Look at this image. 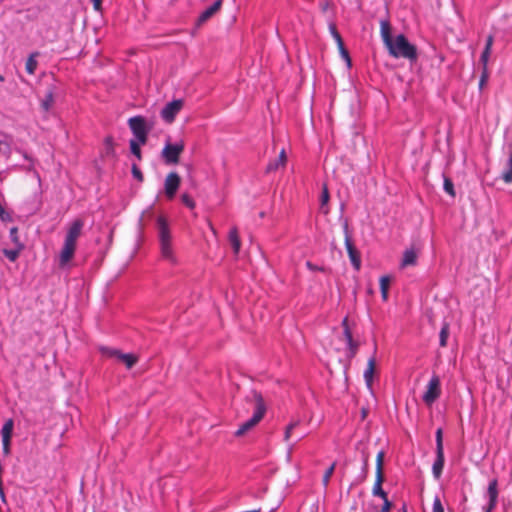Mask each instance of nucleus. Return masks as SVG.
<instances>
[{
	"mask_svg": "<svg viewBox=\"0 0 512 512\" xmlns=\"http://www.w3.org/2000/svg\"><path fill=\"white\" fill-rule=\"evenodd\" d=\"M380 34L390 56L394 58H405L411 63L417 61V47L411 44L404 34H399L393 38L392 26L388 19L380 20Z\"/></svg>",
	"mask_w": 512,
	"mask_h": 512,
	"instance_id": "obj_1",
	"label": "nucleus"
},
{
	"mask_svg": "<svg viewBox=\"0 0 512 512\" xmlns=\"http://www.w3.org/2000/svg\"><path fill=\"white\" fill-rule=\"evenodd\" d=\"M83 226L84 222L81 219H76L71 223L59 255V266L61 268H64L73 258L76 251L77 239L81 234Z\"/></svg>",
	"mask_w": 512,
	"mask_h": 512,
	"instance_id": "obj_2",
	"label": "nucleus"
},
{
	"mask_svg": "<svg viewBox=\"0 0 512 512\" xmlns=\"http://www.w3.org/2000/svg\"><path fill=\"white\" fill-rule=\"evenodd\" d=\"M156 228L158 231V238L160 243V250L162 257L175 264L176 258L172 248V236L168 220L165 216L159 215L156 219Z\"/></svg>",
	"mask_w": 512,
	"mask_h": 512,
	"instance_id": "obj_3",
	"label": "nucleus"
},
{
	"mask_svg": "<svg viewBox=\"0 0 512 512\" xmlns=\"http://www.w3.org/2000/svg\"><path fill=\"white\" fill-rule=\"evenodd\" d=\"M343 232L345 237V246L347 249V253L349 256V259L351 261V264L353 268L356 271H359L361 268V255L358 249L355 247V245L352 242V236L349 230V224L348 221L345 220L343 223Z\"/></svg>",
	"mask_w": 512,
	"mask_h": 512,
	"instance_id": "obj_4",
	"label": "nucleus"
},
{
	"mask_svg": "<svg viewBox=\"0 0 512 512\" xmlns=\"http://www.w3.org/2000/svg\"><path fill=\"white\" fill-rule=\"evenodd\" d=\"M129 128L131 129L136 140L142 145L146 144L148 139L149 127H147L146 120L142 116H134L128 120Z\"/></svg>",
	"mask_w": 512,
	"mask_h": 512,
	"instance_id": "obj_5",
	"label": "nucleus"
},
{
	"mask_svg": "<svg viewBox=\"0 0 512 512\" xmlns=\"http://www.w3.org/2000/svg\"><path fill=\"white\" fill-rule=\"evenodd\" d=\"M100 352L107 357L116 358L118 361L122 362L127 369H131L138 362V357L135 354L123 353L118 349L101 347Z\"/></svg>",
	"mask_w": 512,
	"mask_h": 512,
	"instance_id": "obj_6",
	"label": "nucleus"
},
{
	"mask_svg": "<svg viewBox=\"0 0 512 512\" xmlns=\"http://www.w3.org/2000/svg\"><path fill=\"white\" fill-rule=\"evenodd\" d=\"M342 328H343V340L346 342L347 350L346 356L349 360H352L359 349V342L353 339L352 331L349 326L348 317H345L342 320Z\"/></svg>",
	"mask_w": 512,
	"mask_h": 512,
	"instance_id": "obj_7",
	"label": "nucleus"
},
{
	"mask_svg": "<svg viewBox=\"0 0 512 512\" xmlns=\"http://www.w3.org/2000/svg\"><path fill=\"white\" fill-rule=\"evenodd\" d=\"M251 416H264L266 413V403L261 393L252 390L246 397Z\"/></svg>",
	"mask_w": 512,
	"mask_h": 512,
	"instance_id": "obj_8",
	"label": "nucleus"
},
{
	"mask_svg": "<svg viewBox=\"0 0 512 512\" xmlns=\"http://www.w3.org/2000/svg\"><path fill=\"white\" fill-rule=\"evenodd\" d=\"M441 395V381L439 376L433 375L427 384L426 391L424 392L422 399L425 404L431 405Z\"/></svg>",
	"mask_w": 512,
	"mask_h": 512,
	"instance_id": "obj_9",
	"label": "nucleus"
},
{
	"mask_svg": "<svg viewBox=\"0 0 512 512\" xmlns=\"http://www.w3.org/2000/svg\"><path fill=\"white\" fill-rule=\"evenodd\" d=\"M184 150V144L181 143H166L162 150V157L166 164H177L179 162L180 154Z\"/></svg>",
	"mask_w": 512,
	"mask_h": 512,
	"instance_id": "obj_10",
	"label": "nucleus"
},
{
	"mask_svg": "<svg viewBox=\"0 0 512 512\" xmlns=\"http://www.w3.org/2000/svg\"><path fill=\"white\" fill-rule=\"evenodd\" d=\"M183 105L184 101L182 99H175L171 102H168L160 112L161 118L166 123H172L175 120L177 114L183 108Z\"/></svg>",
	"mask_w": 512,
	"mask_h": 512,
	"instance_id": "obj_11",
	"label": "nucleus"
},
{
	"mask_svg": "<svg viewBox=\"0 0 512 512\" xmlns=\"http://www.w3.org/2000/svg\"><path fill=\"white\" fill-rule=\"evenodd\" d=\"M498 480L496 478L490 480L486 491L488 502L483 506V512H492L498 503Z\"/></svg>",
	"mask_w": 512,
	"mask_h": 512,
	"instance_id": "obj_12",
	"label": "nucleus"
},
{
	"mask_svg": "<svg viewBox=\"0 0 512 512\" xmlns=\"http://www.w3.org/2000/svg\"><path fill=\"white\" fill-rule=\"evenodd\" d=\"M181 184V178L176 172H171L167 175L164 183L165 195L169 200H172Z\"/></svg>",
	"mask_w": 512,
	"mask_h": 512,
	"instance_id": "obj_13",
	"label": "nucleus"
},
{
	"mask_svg": "<svg viewBox=\"0 0 512 512\" xmlns=\"http://www.w3.org/2000/svg\"><path fill=\"white\" fill-rule=\"evenodd\" d=\"M224 0H216L212 5L207 7L197 18L196 26L200 27L212 18L222 7Z\"/></svg>",
	"mask_w": 512,
	"mask_h": 512,
	"instance_id": "obj_14",
	"label": "nucleus"
},
{
	"mask_svg": "<svg viewBox=\"0 0 512 512\" xmlns=\"http://www.w3.org/2000/svg\"><path fill=\"white\" fill-rule=\"evenodd\" d=\"M383 459H384V452L380 451L377 454V459H376V480H375V483H374V486L372 489L373 495L377 494L379 491H381L383 489L382 488V483L384 481Z\"/></svg>",
	"mask_w": 512,
	"mask_h": 512,
	"instance_id": "obj_15",
	"label": "nucleus"
},
{
	"mask_svg": "<svg viewBox=\"0 0 512 512\" xmlns=\"http://www.w3.org/2000/svg\"><path fill=\"white\" fill-rule=\"evenodd\" d=\"M329 28H330V32H331L333 38L337 42V46H338V49H339V52H340L342 58L346 61L347 66L350 67L351 66V58H350L348 50L346 49V47L344 45V42H343V39H342L340 33L338 32L335 24H331L329 26Z\"/></svg>",
	"mask_w": 512,
	"mask_h": 512,
	"instance_id": "obj_16",
	"label": "nucleus"
},
{
	"mask_svg": "<svg viewBox=\"0 0 512 512\" xmlns=\"http://www.w3.org/2000/svg\"><path fill=\"white\" fill-rule=\"evenodd\" d=\"M294 431H296V437L298 440L302 439L307 434V429L301 428V421L297 420L287 425L285 430V440H289Z\"/></svg>",
	"mask_w": 512,
	"mask_h": 512,
	"instance_id": "obj_17",
	"label": "nucleus"
},
{
	"mask_svg": "<svg viewBox=\"0 0 512 512\" xmlns=\"http://www.w3.org/2000/svg\"><path fill=\"white\" fill-rule=\"evenodd\" d=\"M493 43L494 36L490 34L486 38L485 47L480 56V63L482 64V69L488 68V62L491 55Z\"/></svg>",
	"mask_w": 512,
	"mask_h": 512,
	"instance_id": "obj_18",
	"label": "nucleus"
},
{
	"mask_svg": "<svg viewBox=\"0 0 512 512\" xmlns=\"http://www.w3.org/2000/svg\"><path fill=\"white\" fill-rule=\"evenodd\" d=\"M445 463L444 451H436V458L432 466V474L436 480H439L442 475Z\"/></svg>",
	"mask_w": 512,
	"mask_h": 512,
	"instance_id": "obj_19",
	"label": "nucleus"
},
{
	"mask_svg": "<svg viewBox=\"0 0 512 512\" xmlns=\"http://www.w3.org/2000/svg\"><path fill=\"white\" fill-rule=\"evenodd\" d=\"M286 160H287V158H286L285 150L282 149L278 158L273 161H270L268 163V165L266 166L265 172L271 173V172L278 170L280 167H284L286 164Z\"/></svg>",
	"mask_w": 512,
	"mask_h": 512,
	"instance_id": "obj_20",
	"label": "nucleus"
},
{
	"mask_svg": "<svg viewBox=\"0 0 512 512\" xmlns=\"http://www.w3.org/2000/svg\"><path fill=\"white\" fill-rule=\"evenodd\" d=\"M417 259V252L413 248L406 249L403 253L401 267L414 266L417 264Z\"/></svg>",
	"mask_w": 512,
	"mask_h": 512,
	"instance_id": "obj_21",
	"label": "nucleus"
},
{
	"mask_svg": "<svg viewBox=\"0 0 512 512\" xmlns=\"http://www.w3.org/2000/svg\"><path fill=\"white\" fill-rule=\"evenodd\" d=\"M262 418H249L246 422L239 426V428L234 432L236 437L243 436L246 432L254 428Z\"/></svg>",
	"mask_w": 512,
	"mask_h": 512,
	"instance_id": "obj_22",
	"label": "nucleus"
},
{
	"mask_svg": "<svg viewBox=\"0 0 512 512\" xmlns=\"http://www.w3.org/2000/svg\"><path fill=\"white\" fill-rule=\"evenodd\" d=\"M501 178L507 184L512 183V150L508 152V159L501 174Z\"/></svg>",
	"mask_w": 512,
	"mask_h": 512,
	"instance_id": "obj_23",
	"label": "nucleus"
},
{
	"mask_svg": "<svg viewBox=\"0 0 512 512\" xmlns=\"http://www.w3.org/2000/svg\"><path fill=\"white\" fill-rule=\"evenodd\" d=\"M375 365H376V360H375V357L372 356L368 360L367 368L364 371V379H365V382H366V384L368 386H371V384H372L373 374H374V371H375Z\"/></svg>",
	"mask_w": 512,
	"mask_h": 512,
	"instance_id": "obj_24",
	"label": "nucleus"
},
{
	"mask_svg": "<svg viewBox=\"0 0 512 512\" xmlns=\"http://www.w3.org/2000/svg\"><path fill=\"white\" fill-rule=\"evenodd\" d=\"M53 103H54V88L51 87L46 91L44 98L41 101V107L44 111L47 112L50 110Z\"/></svg>",
	"mask_w": 512,
	"mask_h": 512,
	"instance_id": "obj_25",
	"label": "nucleus"
},
{
	"mask_svg": "<svg viewBox=\"0 0 512 512\" xmlns=\"http://www.w3.org/2000/svg\"><path fill=\"white\" fill-rule=\"evenodd\" d=\"M229 241L232 245V248L234 250V253L237 254L240 250V247H241V242H240V238H239V235H238V230L236 227L232 228L230 231H229Z\"/></svg>",
	"mask_w": 512,
	"mask_h": 512,
	"instance_id": "obj_26",
	"label": "nucleus"
},
{
	"mask_svg": "<svg viewBox=\"0 0 512 512\" xmlns=\"http://www.w3.org/2000/svg\"><path fill=\"white\" fill-rule=\"evenodd\" d=\"M104 156L116 158V151L114 148V139L112 136H107L104 139Z\"/></svg>",
	"mask_w": 512,
	"mask_h": 512,
	"instance_id": "obj_27",
	"label": "nucleus"
},
{
	"mask_svg": "<svg viewBox=\"0 0 512 512\" xmlns=\"http://www.w3.org/2000/svg\"><path fill=\"white\" fill-rule=\"evenodd\" d=\"M13 428H14V422H13V419L12 418H8V420L4 423L2 429H1V436H2V440H10L11 441V437H12V433H13Z\"/></svg>",
	"mask_w": 512,
	"mask_h": 512,
	"instance_id": "obj_28",
	"label": "nucleus"
},
{
	"mask_svg": "<svg viewBox=\"0 0 512 512\" xmlns=\"http://www.w3.org/2000/svg\"><path fill=\"white\" fill-rule=\"evenodd\" d=\"M38 56H39V52H33L29 55V57L26 61V65H25V69L29 74L35 73L37 66H38V62L36 60V58Z\"/></svg>",
	"mask_w": 512,
	"mask_h": 512,
	"instance_id": "obj_29",
	"label": "nucleus"
},
{
	"mask_svg": "<svg viewBox=\"0 0 512 512\" xmlns=\"http://www.w3.org/2000/svg\"><path fill=\"white\" fill-rule=\"evenodd\" d=\"M24 245L15 246L14 249H3V254L11 261L15 262L21 251L24 249Z\"/></svg>",
	"mask_w": 512,
	"mask_h": 512,
	"instance_id": "obj_30",
	"label": "nucleus"
},
{
	"mask_svg": "<svg viewBox=\"0 0 512 512\" xmlns=\"http://www.w3.org/2000/svg\"><path fill=\"white\" fill-rule=\"evenodd\" d=\"M389 284H390V278L388 276H382L380 278L381 296L384 301H386L388 299Z\"/></svg>",
	"mask_w": 512,
	"mask_h": 512,
	"instance_id": "obj_31",
	"label": "nucleus"
},
{
	"mask_svg": "<svg viewBox=\"0 0 512 512\" xmlns=\"http://www.w3.org/2000/svg\"><path fill=\"white\" fill-rule=\"evenodd\" d=\"M130 151L131 153L139 160L141 161L142 160V153H141V148H140V144L139 141L135 140V139H131L130 142Z\"/></svg>",
	"mask_w": 512,
	"mask_h": 512,
	"instance_id": "obj_32",
	"label": "nucleus"
},
{
	"mask_svg": "<svg viewBox=\"0 0 512 512\" xmlns=\"http://www.w3.org/2000/svg\"><path fill=\"white\" fill-rule=\"evenodd\" d=\"M449 336V324L444 323L439 334V344L441 347H445L447 345V339Z\"/></svg>",
	"mask_w": 512,
	"mask_h": 512,
	"instance_id": "obj_33",
	"label": "nucleus"
},
{
	"mask_svg": "<svg viewBox=\"0 0 512 512\" xmlns=\"http://www.w3.org/2000/svg\"><path fill=\"white\" fill-rule=\"evenodd\" d=\"M443 188H444V191L447 194H449L452 198H454L456 196L454 184H453L452 180L447 176H444Z\"/></svg>",
	"mask_w": 512,
	"mask_h": 512,
	"instance_id": "obj_34",
	"label": "nucleus"
},
{
	"mask_svg": "<svg viewBox=\"0 0 512 512\" xmlns=\"http://www.w3.org/2000/svg\"><path fill=\"white\" fill-rule=\"evenodd\" d=\"M436 451H444L443 448V430L438 428L435 433Z\"/></svg>",
	"mask_w": 512,
	"mask_h": 512,
	"instance_id": "obj_35",
	"label": "nucleus"
},
{
	"mask_svg": "<svg viewBox=\"0 0 512 512\" xmlns=\"http://www.w3.org/2000/svg\"><path fill=\"white\" fill-rule=\"evenodd\" d=\"M335 466H336V463L333 462L330 467L325 471L324 475H323V478H322V483L324 485V487H327L328 484H329V481H330V478L335 470Z\"/></svg>",
	"mask_w": 512,
	"mask_h": 512,
	"instance_id": "obj_36",
	"label": "nucleus"
},
{
	"mask_svg": "<svg viewBox=\"0 0 512 512\" xmlns=\"http://www.w3.org/2000/svg\"><path fill=\"white\" fill-rule=\"evenodd\" d=\"M9 237H10L11 241L14 243L15 246L24 245L20 241V237H19V234H18V228L17 227L10 228Z\"/></svg>",
	"mask_w": 512,
	"mask_h": 512,
	"instance_id": "obj_37",
	"label": "nucleus"
},
{
	"mask_svg": "<svg viewBox=\"0 0 512 512\" xmlns=\"http://www.w3.org/2000/svg\"><path fill=\"white\" fill-rule=\"evenodd\" d=\"M181 201L189 209L192 210V209L195 208V205H196L195 201L188 194H186V193L182 194L181 195Z\"/></svg>",
	"mask_w": 512,
	"mask_h": 512,
	"instance_id": "obj_38",
	"label": "nucleus"
},
{
	"mask_svg": "<svg viewBox=\"0 0 512 512\" xmlns=\"http://www.w3.org/2000/svg\"><path fill=\"white\" fill-rule=\"evenodd\" d=\"M329 198H330V195H329L327 185L324 184L323 188H322L321 198H320L321 209H323V207L328 203Z\"/></svg>",
	"mask_w": 512,
	"mask_h": 512,
	"instance_id": "obj_39",
	"label": "nucleus"
},
{
	"mask_svg": "<svg viewBox=\"0 0 512 512\" xmlns=\"http://www.w3.org/2000/svg\"><path fill=\"white\" fill-rule=\"evenodd\" d=\"M489 78V71L488 68L482 69L480 80H479V89L482 90L483 87L486 85Z\"/></svg>",
	"mask_w": 512,
	"mask_h": 512,
	"instance_id": "obj_40",
	"label": "nucleus"
},
{
	"mask_svg": "<svg viewBox=\"0 0 512 512\" xmlns=\"http://www.w3.org/2000/svg\"><path fill=\"white\" fill-rule=\"evenodd\" d=\"M132 175L135 179H137L139 182H143L144 176L139 167L136 164H132L131 167Z\"/></svg>",
	"mask_w": 512,
	"mask_h": 512,
	"instance_id": "obj_41",
	"label": "nucleus"
},
{
	"mask_svg": "<svg viewBox=\"0 0 512 512\" xmlns=\"http://www.w3.org/2000/svg\"><path fill=\"white\" fill-rule=\"evenodd\" d=\"M432 512H444V507L439 496L434 497Z\"/></svg>",
	"mask_w": 512,
	"mask_h": 512,
	"instance_id": "obj_42",
	"label": "nucleus"
},
{
	"mask_svg": "<svg viewBox=\"0 0 512 512\" xmlns=\"http://www.w3.org/2000/svg\"><path fill=\"white\" fill-rule=\"evenodd\" d=\"M10 440H2V450L4 455H8L10 453Z\"/></svg>",
	"mask_w": 512,
	"mask_h": 512,
	"instance_id": "obj_43",
	"label": "nucleus"
},
{
	"mask_svg": "<svg viewBox=\"0 0 512 512\" xmlns=\"http://www.w3.org/2000/svg\"><path fill=\"white\" fill-rule=\"evenodd\" d=\"M368 462H369V458L366 455V456L363 457V466H362V471L364 473V477H366V474L368 472V465H369Z\"/></svg>",
	"mask_w": 512,
	"mask_h": 512,
	"instance_id": "obj_44",
	"label": "nucleus"
},
{
	"mask_svg": "<svg viewBox=\"0 0 512 512\" xmlns=\"http://www.w3.org/2000/svg\"><path fill=\"white\" fill-rule=\"evenodd\" d=\"M374 496L380 497L383 500V502L389 501L387 493L383 489L381 491H379L377 494H375Z\"/></svg>",
	"mask_w": 512,
	"mask_h": 512,
	"instance_id": "obj_45",
	"label": "nucleus"
},
{
	"mask_svg": "<svg viewBox=\"0 0 512 512\" xmlns=\"http://www.w3.org/2000/svg\"><path fill=\"white\" fill-rule=\"evenodd\" d=\"M374 496L380 497L383 500V502L389 501L387 493L383 489L381 491H379L377 494H375Z\"/></svg>",
	"mask_w": 512,
	"mask_h": 512,
	"instance_id": "obj_46",
	"label": "nucleus"
},
{
	"mask_svg": "<svg viewBox=\"0 0 512 512\" xmlns=\"http://www.w3.org/2000/svg\"><path fill=\"white\" fill-rule=\"evenodd\" d=\"M306 266L311 271L322 270V268H319V267L315 266L310 261L306 262Z\"/></svg>",
	"mask_w": 512,
	"mask_h": 512,
	"instance_id": "obj_47",
	"label": "nucleus"
},
{
	"mask_svg": "<svg viewBox=\"0 0 512 512\" xmlns=\"http://www.w3.org/2000/svg\"><path fill=\"white\" fill-rule=\"evenodd\" d=\"M93 2L95 10L99 11L101 9L102 0H91Z\"/></svg>",
	"mask_w": 512,
	"mask_h": 512,
	"instance_id": "obj_48",
	"label": "nucleus"
},
{
	"mask_svg": "<svg viewBox=\"0 0 512 512\" xmlns=\"http://www.w3.org/2000/svg\"><path fill=\"white\" fill-rule=\"evenodd\" d=\"M329 5H330V1L329 0H326L324 3H321V10L323 12H325L328 9Z\"/></svg>",
	"mask_w": 512,
	"mask_h": 512,
	"instance_id": "obj_49",
	"label": "nucleus"
},
{
	"mask_svg": "<svg viewBox=\"0 0 512 512\" xmlns=\"http://www.w3.org/2000/svg\"><path fill=\"white\" fill-rule=\"evenodd\" d=\"M24 157L26 160H28L30 162L29 170H31L34 165V160L31 157H29L26 153L24 154Z\"/></svg>",
	"mask_w": 512,
	"mask_h": 512,
	"instance_id": "obj_50",
	"label": "nucleus"
},
{
	"mask_svg": "<svg viewBox=\"0 0 512 512\" xmlns=\"http://www.w3.org/2000/svg\"><path fill=\"white\" fill-rule=\"evenodd\" d=\"M0 498L3 503H6V496H5L4 489L0 490Z\"/></svg>",
	"mask_w": 512,
	"mask_h": 512,
	"instance_id": "obj_51",
	"label": "nucleus"
},
{
	"mask_svg": "<svg viewBox=\"0 0 512 512\" xmlns=\"http://www.w3.org/2000/svg\"><path fill=\"white\" fill-rule=\"evenodd\" d=\"M368 411L365 408L361 409V416H367Z\"/></svg>",
	"mask_w": 512,
	"mask_h": 512,
	"instance_id": "obj_52",
	"label": "nucleus"
},
{
	"mask_svg": "<svg viewBox=\"0 0 512 512\" xmlns=\"http://www.w3.org/2000/svg\"><path fill=\"white\" fill-rule=\"evenodd\" d=\"M4 489L2 485V476H0V490Z\"/></svg>",
	"mask_w": 512,
	"mask_h": 512,
	"instance_id": "obj_53",
	"label": "nucleus"
},
{
	"mask_svg": "<svg viewBox=\"0 0 512 512\" xmlns=\"http://www.w3.org/2000/svg\"><path fill=\"white\" fill-rule=\"evenodd\" d=\"M402 511L403 512H407V509H406V505L404 504L403 507H402Z\"/></svg>",
	"mask_w": 512,
	"mask_h": 512,
	"instance_id": "obj_54",
	"label": "nucleus"
},
{
	"mask_svg": "<svg viewBox=\"0 0 512 512\" xmlns=\"http://www.w3.org/2000/svg\"><path fill=\"white\" fill-rule=\"evenodd\" d=\"M4 77L0 74V82H4Z\"/></svg>",
	"mask_w": 512,
	"mask_h": 512,
	"instance_id": "obj_55",
	"label": "nucleus"
},
{
	"mask_svg": "<svg viewBox=\"0 0 512 512\" xmlns=\"http://www.w3.org/2000/svg\"><path fill=\"white\" fill-rule=\"evenodd\" d=\"M210 227H211V230L215 233L214 227L212 225H210Z\"/></svg>",
	"mask_w": 512,
	"mask_h": 512,
	"instance_id": "obj_56",
	"label": "nucleus"
}]
</instances>
